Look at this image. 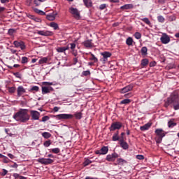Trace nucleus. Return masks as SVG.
I'll list each match as a JSON object with an SVG mask.
<instances>
[{"label":"nucleus","instance_id":"nucleus-1","mask_svg":"<svg viewBox=\"0 0 179 179\" xmlns=\"http://www.w3.org/2000/svg\"><path fill=\"white\" fill-rule=\"evenodd\" d=\"M164 107L167 108L168 107H171L173 110H179V94L178 92H173L167 98L164 103Z\"/></svg>","mask_w":179,"mask_h":179},{"label":"nucleus","instance_id":"nucleus-2","mask_svg":"<svg viewBox=\"0 0 179 179\" xmlns=\"http://www.w3.org/2000/svg\"><path fill=\"white\" fill-rule=\"evenodd\" d=\"M14 120L20 122H27L30 120V116L27 113V109H20L13 115Z\"/></svg>","mask_w":179,"mask_h":179},{"label":"nucleus","instance_id":"nucleus-3","mask_svg":"<svg viewBox=\"0 0 179 179\" xmlns=\"http://www.w3.org/2000/svg\"><path fill=\"white\" fill-rule=\"evenodd\" d=\"M73 117H76V120H82V112H77L73 115L72 114H59L55 115L54 117L57 118V120H72Z\"/></svg>","mask_w":179,"mask_h":179},{"label":"nucleus","instance_id":"nucleus-4","mask_svg":"<svg viewBox=\"0 0 179 179\" xmlns=\"http://www.w3.org/2000/svg\"><path fill=\"white\" fill-rule=\"evenodd\" d=\"M121 128H122V122H113L110 127H109V130L110 131V132H113L114 131H120V129H121Z\"/></svg>","mask_w":179,"mask_h":179},{"label":"nucleus","instance_id":"nucleus-5","mask_svg":"<svg viewBox=\"0 0 179 179\" xmlns=\"http://www.w3.org/2000/svg\"><path fill=\"white\" fill-rule=\"evenodd\" d=\"M69 12L77 20H79V19H80V12H79V10H78V8L70 7Z\"/></svg>","mask_w":179,"mask_h":179},{"label":"nucleus","instance_id":"nucleus-6","mask_svg":"<svg viewBox=\"0 0 179 179\" xmlns=\"http://www.w3.org/2000/svg\"><path fill=\"white\" fill-rule=\"evenodd\" d=\"M38 163L41 164H44V166H48V164H52L54 160L50 158H39L37 159Z\"/></svg>","mask_w":179,"mask_h":179},{"label":"nucleus","instance_id":"nucleus-7","mask_svg":"<svg viewBox=\"0 0 179 179\" xmlns=\"http://www.w3.org/2000/svg\"><path fill=\"white\" fill-rule=\"evenodd\" d=\"M118 157H120V155L115 152L111 155H108L106 160H107V162H115V159H118Z\"/></svg>","mask_w":179,"mask_h":179},{"label":"nucleus","instance_id":"nucleus-8","mask_svg":"<svg viewBox=\"0 0 179 179\" xmlns=\"http://www.w3.org/2000/svg\"><path fill=\"white\" fill-rule=\"evenodd\" d=\"M13 45H15V47H16V48H19V47L20 48L21 50H26V45H24V42L23 41H15L13 42Z\"/></svg>","mask_w":179,"mask_h":179},{"label":"nucleus","instance_id":"nucleus-9","mask_svg":"<svg viewBox=\"0 0 179 179\" xmlns=\"http://www.w3.org/2000/svg\"><path fill=\"white\" fill-rule=\"evenodd\" d=\"M160 41L162 44H169L170 41V37L169 36V35H167V34H163L162 37L160 38Z\"/></svg>","mask_w":179,"mask_h":179},{"label":"nucleus","instance_id":"nucleus-10","mask_svg":"<svg viewBox=\"0 0 179 179\" xmlns=\"http://www.w3.org/2000/svg\"><path fill=\"white\" fill-rule=\"evenodd\" d=\"M37 34L39 36H44L45 37H48L50 36H52L53 33L51 31L43 30V31H38Z\"/></svg>","mask_w":179,"mask_h":179},{"label":"nucleus","instance_id":"nucleus-11","mask_svg":"<svg viewBox=\"0 0 179 179\" xmlns=\"http://www.w3.org/2000/svg\"><path fill=\"white\" fill-rule=\"evenodd\" d=\"M134 89V84H130L120 90V93L124 94L128 93V92H131Z\"/></svg>","mask_w":179,"mask_h":179},{"label":"nucleus","instance_id":"nucleus-12","mask_svg":"<svg viewBox=\"0 0 179 179\" xmlns=\"http://www.w3.org/2000/svg\"><path fill=\"white\" fill-rule=\"evenodd\" d=\"M51 92H54L52 87H42V94H47L51 93Z\"/></svg>","mask_w":179,"mask_h":179},{"label":"nucleus","instance_id":"nucleus-13","mask_svg":"<svg viewBox=\"0 0 179 179\" xmlns=\"http://www.w3.org/2000/svg\"><path fill=\"white\" fill-rule=\"evenodd\" d=\"M31 116L32 120H37L40 118V113L36 110H31Z\"/></svg>","mask_w":179,"mask_h":179},{"label":"nucleus","instance_id":"nucleus-14","mask_svg":"<svg viewBox=\"0 0 179 179\" xmlns=\"http://www.w3.org/2000/svg\"><path fill=\"white\" fill-rule=\"evenodd\" d=\"M17 93L18 97H20L22 94H24V93H26V90L24 89V87H23V86H19L17 89Z\"/></svg>","mask_w":179,"mask_h":179},{"label":"nucleus","instance_id":"nucleus-15","mask_svg":"<svg viewBox=\"0 0 179 179\" xmlns=\"http://www.w3.org/2000/svg\"><path fill=\"white\" fill-rule=\"evenodd\" d=\"M120 145L122 148V149H124V150H127V149L129 148V145H128V143L124 141V138H120Z\"/></svg>","mask_w":179,"mask_h":179},{"label":"nucleus","instance_id":"nucleus-16","mask_svg":"<svg viewBox=\"0 0 179 179\" xmlns=\"http://www.w3.org/2000/svg\"><path fill=\"white\" fill-rule=\"evenodd\" d=\"M101 55H102L103 57V62H106V61H108V59L110 58V57H111V53L109 52H103L101 53Z\"/></svg>","mask_w":179,"mask_h":179},{"label":"nucleus","instance_id":"nucleus-17","mask_svg":"<svg viewBox=\"0 0 179 179\" xmlns=\"http://www.w3.org/2000/svg\"><path fill=\"white\" fill-rule=\"evenodd\" d=\"M155 134L157 136L161 138H164V136H166V133H164V131L162 129H157L155 130Z\"/></svg>","mask_w":179,"mask_h":179},{"label":"nucleus","instance_id":"nucleus-18","mask_svg":"<svg viewBox=\"0 0 179 179\" xmlns=\"http://www.w3.org/2000/svg\"><path fill=\"white\" fill-rule=\"evenodd\" d=\"M57 15H58V13H57V11H55L52 14L47 15L46 19L50 21L55 20Z\"/></svg>","mask_w":179,"mask_h":179},{"label":"nucleus","instance_id":"nucleus-19","mask_svg":"<svg viewBox=\"0 0 179 179\" xmlns=\"http://www.w3.org/2000/svg\"><path fill=\"white\" fill-rule=\"evenodd\" d=\"M83 45L85 48H92L93 47V43H92V40H87L83 43Z\"/></svg>","mask_w":179,"mask_h":179},{"label":"nucleus","instance_id":"nucleus-20","mask_svg":"<svg viewBox=\"0 0 179 179\" xmlns=\"http://www.w3.org/2000/svg\"><path fill=\"white\" fill-rule=\"evenodd\" d=\"M120 131H117L113 136L112 137V141H113V142H117V141H121V138H120Z\"/></svg>","mask_w":179,"mask_h":179},{"label":"nucleus","instance_id":"nucleus-21","mask_svg":"<svg viewBox=\"0 0 179 179\" xmlns=\"http://www.w3.org/2000/svg\"><path fill=\"white\" fill-rule=\"evenodd\" d=\"M150 127H152V123L148 122L145 124H144L143 126H141L140 127L141 131H148L149 129V128H150Z\"/></svg>","mask_w":179,"mask_h":179},{"label":"nucleus","instance_id":"nucleus-22","mask_svg":"<svg viewBox=\"0 0 179 179\" xmlns=\"http://www.w3.org/2000/svg\"><path fill=\"white\" fill-rule=\"evenodd\" d=\"M69 50V46L59 47L56 49L57 52H65L66 50Z\"/></svg>","mask_w":179,"mask_h":179},{"label":"nucleus","instance_id":"nucleus-23","mask_svg":"<svg viewBox=\"0 0 179 179\" xmlns=\"http://www.w3.org/2000/svg\"><path fill=\"white\" fill-rule=\"evenodd\" d=\"M176 125H177V123L174 122V119H171L168 122L169 128H174V127H176Z\"/></svg>","mask_w":179,"mask_h":179},{"label":"nucleus","instance_id":"nucleus-24","mask_svg":"<svg viewBox=\"0 0 179 179\" xmlns=\"http://www.w3.org/2000/svg\"><path fill=\"white\" fill-rule=\"evenodd\" d=\"M141 65L143 67L148 66V65H149V59H143L141 60Z\"/></svg>","mask_w":179,"mask_h":179},{"label":"nucleus","instance_id":"nucleus-25","mask_svg":"<svg viewBox=\"0 0 179 179\" xmlns=\"http://www.w3.org/2000/svg\"><path fill=\"white\" fill-rule=\"evenodd\" d=\"M134 8V6L132 4H125L120 7V9L122 10L126 9H132Z\"/></svg>","mask_w":179,"mask_h":179},{"label":"nucleus","instance_id":"nucleus-26","mask_svg":"<svg viewBox=\"0 0 179 179\" xmlns=\"http://www.w3.org/2000/svg\"><path fill=\"white\" fill-rule=\"evenodd\" d=\"M101 155H107L108 153V147L103 146L101 148Z\"/></svg>","mask_w":179,"mask_h":179},{"label":"nucleus","instance_id":"nucleus-27","mask_svg":"<svg viewBox=\"0 0 179 179\" xmlns=\"http://www.w3.org/2000/svg\"><path fill=\"white\" fill-rule=\"evenodd\" d=\"M34 11L35 12V13H38V15H41V16L45 15V13L43 10H39L38 8H34Z\"/></svg>","mask_w":179,"mask_h":179},{"label":"nucleus","instance_id":"nucleus-28","mask_svg":"<svg viewBox=\"0 0 179 179\" xmlns=\"http://www.w3.org/2000/svg\"><path fill=\"white\" fill-rule=\"evenodd\" d=\"M91 57L90 58V61H93L94 62H99V59H97V57H96V56H94V55H93V53L90 52Z\"/></svg>","mask_w":179,"mask_h":179},{"label":"nucleus","instance_id":"nucleus-29","mask_svg":"<svg viewBox=\"0 0 179 179\" xmlns=\"http://www.w3.org/2000/svg\"><path fill=\"white\" fill-rule=\"evenodd\" d=\"M48 61V58L47 57H43L38 61L39 65H43V64H47V62Z\"/></svg>","mask_w":179,"mask_h":179},{"label":"nucleus","instance_id":"nucleus-30","mask_svg":"<svg viewBox=\"0 0 179 179\" xmlns=\"http://www.w3.org/2000/svg\"><path fill=\"white\" fill-rule=\"evenodd\" d=\"M131 101H132L131 99H123L120 101V105H122V104H129L131 103Z\"/></svg>","mask_w":179,"mask_h":179},{"label":"nucleus","instance_id":"nucleus-31","mask_svg":"<svg viewBox=\"0 0 179 179\" xmlns=\"http://www.w3.org/2000/svg\"><path fill=\"white\" fill-rule=\"evenodd\" d=\"M133 43H134V39H132L131 37H129V38H127V39L126 40V44H127V45H129V46L132 45Z\"/></svg>","mask_w":179,"mask_h":179},{"label":"nucleus","instance_id":"nucleus-32","mask_svg":"<svg viewBox=\"0 0 179 179\" xmlns=\"http://www.w3.org/2000/svg\"><path fill=\"white\" fill-rule=\"evenodd\" d=\"M83 2L87 8H92V1L90 0H83Z\"/></svg>","mask_w":179,"mask_h":179},{"label":"nucleus","instance_id":"nucleus-33","mask_svg":"<svg viewBox=\"0 0 179 179\" xmlns=\"http://www.w3.org/2000/svg\"><path fill=\"white\" fill-rule=\"evenodd\" d=\"M141 55H148V48L144 46L141 50Z\"/></svg>","mask_w":179,"mask_h":179},{"label":"nucleus","instance_id":"nucleus-34","mask_svg":"<svg viewBox=\"0 0 179 179\" xmlns=\"http://www.w3.org/2000/svg\"><path fill=\"white\" fill-rule=\"evenodd\" d=\"M43 138H45V139H50L51 138V134L49 132H43L42 133Z\"/></svg>","mask_w":179,"mask_h":179},{"label":"nucleus","instance_id":"nucleus-35","mask_svg":"<svg viewBox=\"0 0 179 179\" xmlns=\"http://www.w3.org/2000/svg\"><path fill=\"white\" fill-rule=\"evenodd\" d=\"M117 164H119L120 166H122V164H124V163H127V161H125V159H122V158H118L117 159Z\"/></svg>","mask_w":179,"mask_h":179},{"label":"nucleus","instance_id":"nucleus-36","mask_svg":"<svg viewBox=\"0 0 179 179\" xmlns=\"http://www.w3.org/2000/svg\"><path fill=\"white\" fill-rule=\"evenodd\" d=\"M142 22H144L145 24H148V26H150L151 23L150 21L149 20V18L145 17V18H141L140 19Z\"/></svg>","mask_w":179,"mask_h":179},{"label":"nucleus","instance_id":"nucleus-37","mask_svg":"<svg viewBox=\"0 0 179 179\" xmlns=\"http://www.w3.org/2000/svg\"><path fill=\"white\" fill-rule=\"evenodd\" d=\"M50 27H52L54 30H58L59 29L58 24L55 22H50Z\"/></svg>","mask_w":179,"mask_h":179},{"label":"nucleus","instance_id":"nucleus-38","mask_svg":"<svg viewBox=\"0 0 179 179\" xmlns=\"http://www.w3.org/2000/svg\"><path fill=\"white\" fill-rule=\"evenodd\" d=\"M50 152H52V153H55V155H58V153L61 152V150L58 148H56L51 149Z\"/></svg>","mask_w":179,"mask_h":179},{"label":"nucleus","instance_id":"nucleus-39","mask_svg":"<svg viewBox=\"0 0 179 179\" xmlns=\"http://www.w3.org/2000/svg\"><path fill=\"white\" fill-rule=\"evenodd\" d=\"M47 0H34V3L36 6H40L41 2H45Z\"/></svg>","mask_w":179,"mask_h":179},{"label":"nucleus","instance_id":"nucleus-40","mask_svg":"<svg viewBox=\"0 0 179 179\" xmlns=\"http://www.w3.org/2000/svg\"><path fill=\"white\" fill-rule=\"evenodd\" d=\"M91 163H92V162L90 161V159H85V161L83 163V166L84 167H86L87 166H89V164H91Z\"/></svg>","mask_w":179,"mask_h":179},{"label":"nucleus","instance_id":"nucleus-41","mask_svg":"<svg viewBox=\"0 0 179 179\" xmlns=\"http://www.w3.org/2000/svg\"><path fill=\"white\" fill-rule=\"evenodd\" d=\"M157 20L158 22H159V23H164L165 19L164 17H163L162 15H159L157 17Z\"/></svg>","mask_w":179,"mask_h":179},{"label":"nucleus","instance_id":"nucleus-42","mask_svg":"<svg viewBox=\"0 0 179 179\" xmlns=\"http://www.w3.org/2000/svg\"><path fill=\"white\" fill-rule=\"evenodd\" d=\"M134 37L136 38V40H140L142 37V34L140 32H136L134 34Z\"/></svg>","mask_w":179,"mask_h":179},{"label":"nucleus","instance_id":"nucleus-43","mask_svg":"<svg viewBox=\"0 0 179 179\" xmlns=\"http://www.w3.org/2000/svg\"><path fill=\"white\" fill-rule=\"evenodd\" d=\"M16 33V29H9L8 31V34L9 36H13V34Z\"/></svg>","mask_w":179,"mask_h":179},{"label":"nucleus","instance_id":"nucleus-44","mask_svg":"<svg viewBox=\"0 0 179 179\" xmlns=\"http://www.w3.org/2000/svg\"><path fill=\"white\" fill-rule=\"evenodd\" d=\"M22 64H27L29 62V58L27 57H22L21 60Z\"/></svg>","mask_w":179,"mask_h":179},{"label":"nucleus","instance_id":"nucleus-45","mask_svg":"<svg viewBox=\"0 0 179 179\" xmlns=\"http://www.w3.org/2000/svg\"><path fill=\"white\" fill-rule=\"evenodd\" d=\"M50 145H51V140L46 141L43 143V146H45V148H48Z\"/></svg>","mask_w":179,"mask_h":179},{"label":"nucleus","instance_id":"nucleus-46","mask_svg":"<svg viewBox=\"0 0 179 179\" xmlns=\"http://www.w3.org/2000/svg\"><path fill=\"white\" fill-rule=\"evenodd\" d=\"M9 93H15L16 92V88L15 87H11L8 88Z\"/></svg>","mask_w":179,"mask_h":179},{"label":"nucleus","instance_id":"nucleus-47","mask_svg":"<svg viewBox=\"0 0 179 179\" xmlns=\"http://www.w3.org/2000/svg\"><path fill=\"white\" fill-rule=\"evenodd\" d=\"M106 8H107V4H106V3L101 4L99 6L100 10H104V9H106Z\"/></svg>","mask_w":179,"mask_h":179},{"label":"nucleus","instance_id":"nucleus-48","mask_svg":"<svg viewBox=\"0 0 179 179\" xmlns=\"http://www.w3.org/2000/svg\"><path fill=\"white\" fill-rule=\"evenodd\" d=\"M40 88L38 87V86H34L31 87V90L33 92H38V90Z\"/></svg>","mask_w":179,"mask_h":179},{"label":"nucleus","instance_id":"nucleus-49","mask_svg":"<svg viewBox=\"0 0 179 179\" xmlns=\"http://www.w3.org/2000/svg\"><path fill=\"white\" fill-rule=\"evenodd\" d=\"M83 75L84 76H89V75H90V71H84Z\"/></svg>","mask_w":179,"mask_h":179},{"label":"nucleus","instance_id":"nucleus-50","mask_svg":"<svg viewBox=\"0 0 179 179\" xmlns=\"http://www.w3.org/2000/svg\"><path fill=\"white\" fill-rule=\"evenodd\" d=\"M162 141H163V137L158 136V138H156L157 143H161Z\"/></svg>","mask_w":179,"mask_h":179},{"label":"nucleus","instance_id":"nucleus-51","mask_svg":"<svg viewBox=\"0 0 179 179\" xmlns=\"http://www.w3.org/2000/svg\"><path fill=\"white\" fill-rule=\"evenodd\" d=\"M3 172L1 173V176L3 177H5V176H6L8 174V171L5 169H2Z\"/></svg>","mask_w":179,"mask_h":179},{"label":"nucleus","instance_id":"nucleus-52","mask_svg":"<svg viewBox=\"0 0 179 179\" xmlns=\"http://www.w3.org/2000/svg\"><path fill=\"white\" fill-rule=\"evenodd\" d=\"M3 163H9V158H8L6 156L4 155V157H3Z\"/></svg>","mask_w":179,"mask_h":179},{"label":"nucleus","instance_id":"nucleus-53","mask_svg":"<svg viewBox=\"0 0 179 179\" xmlns=\"http://www.w3.org/2000/svg\"><path fill=\"white\" fill-rule=\"evenodd\" d=\"M48 120H50V117H48V116H43L42 117L43 122H45V121H48Z\"/></svg>","mask_w":179,"mask_h":179},{"label":"nucleus","instance_id":"nucleus-54","mask_svg":"<svg viewBox=\"0 0 179 179\" xmlns=\"http://www.w3.org/2000/svg\"><path fill=\"white\" fill-rule=\"evenodd\" d=\"M136 159H138V160H143V159H145V157L143 155H138L136 156Z\"/></svg>","mask_w":179,"mask_h":179},{"label":"nucleus","instance_id":"nucleus-55","mask_svg":"<svg viewBox=\"0 0 179 179\" xmlns=\"http://www.w3.org/2000/svg\"><path fill=\"white\" fill-rule=\"evenodd\" d=\"M42 85H43V86H52V83L43 82L42 83Z\"/></svg>","mask_w":179,"mask_h":179},{"label":"nucleus","instance_id":"nucleus-56","mask_svg":"<svg viewBox=\"0 0 179 179\" xmlns=\"http://www.w3.org/2000/svg\"><path fill=\"white\" fill-rule=\"evenodd\" d=\"M70 45H71V50H75V48H76V43H71Z\"/></svg>","mask_w":179,"mask_h":179},{"label":"nucleus","instance_id":"nucleus-57","mask_svg":"<svg viewBox=\"0 0 179 179\" xmlns=\"http://www.w3.org/2000/svg\"><path fill=\"white\" fill-rule=\"evenodd\" d=\"M14 76L15 78H18V79H20V73L19 72L13 73Z\"/></svg>","mask_w":179,"mask_h":179},{"label":"nucleus","instance_id":"nucleus-58","mask_svg":"<svg viewBox=\"0 0 179 179\" xmlns=\"http://www.w3.org/2000/svg\"><path fill=\"white\" fill-rule=\"evenodd\" d=\"M76 64H78V58L77 57H74L73 59V65H76Z\"/></svg>","mask_w":179,"mask_h":179},{"label":"nucleus","instance_id":"nucleus-59","mask_svg":"<svg viewBox=\"0 0 179 179\" xmlns=\"http://www.w3.org/2000/svg\"><path fill=\"white\" fill-rule=\"evenodd\" d=\"M13 177H15V178H19L20 179V175H19L18 173H13Z\"/></svg>","mask_w":179,"mask_h":179},{"label":"nucleus","instance_id":"nucleus-60","mask_svg":"<svg viewBox=\"0 0 179 179\" xmlns=\"http://www.w3.org/2000/svg\"><path fill=\"white\" fill-rule=\"evenodd\" d=\"M27 17H29V19H31V20H34V15H27Z\"/></svg>","mask_w":179,"mask_h":179},{"label":"nucleus","instance_id":"nucleus-61","mask_svg":"<svg viewBox=\"0 0 179 179\" xmlns=\"http://www.w3.org/2000/svg\"><path fill=\"white\" fill-rule=\"evenodd\" d=\"M72 54L73 55H74V57H77L78 56V52L75 50H72Z\"/></svg>","mask_w":179,"mask_h":179},{"label":"nucleus","instance_id":"nucleus-62","mask_svg":"<svg viewBox=\"0 0 179 179\" xmlns=\"http://www.w3.org/2000/svg\"><path fill=\"white\" fill-rule=\"evenodd\" d=\"M1 3H8L9 0H0Z\"/></svg>","mask_w":179,"mask_h":179},{"label":"nucleus","instance_id":"nucleus-63","mask_svg":"<svg viewBox=\"0 0 179 179\" xmlns=\"http://www.w3.org/2000/svg\"><path fill=\"white\" fill-rule=\"evenodd\" d=\"M150 66L152 67V66H156V62H151L150 63Z\"/></svg>","mask_w":179,"mask_h":179},{"label":"nucleus","instance_id":"nucleus-64","mask_svg":"<svg viewBox=\"0 0 179 179\" xmlns=\"http://www.w3.org/2000/svg\"><path fill=\"white\" fill-rule=\"evenodd\" d=\"M85 179H99V178H92V177H90V176H87L85 178Z\"/></svg>","mask_w":179,"mask_h":179}]
</instances>
